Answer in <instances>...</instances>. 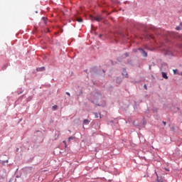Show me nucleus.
Returning a JSON list of instances; mask_svg holds the SVG:
<instances>
[{"mask_svg": "<svg viewBox=\"0 0 182 182\" xmlns=\"http://www.w3.org/2000/svg\"><path fill=\"white\" fill-rule=\"evenodd\" d=\"M155 174L156 176V180L155 181V182H164V178H163V177H161V176H159V174H157V172L155 171Z\"/></svg>", "mask_w": 182, "mask_h": 182, "instance_id": "f257e3e1", "label": "nucleus"}, {"mask_svg": "<svg viewBox=\"0 0 182 182\" xmlns=\"http://www.w3.org/2000/svg\"><path fill=\"white\" fill-rule=\"evenodd\" d=\"M90 19L91 21H97V22H100V21H102V17H93V16H90Z\"/></svg>", "mask_w": 182, "mask_h": 182, "instance_id": "f03ea898", "label": "nucleus"}, {"mask_svg": "<svg viewBox=\"0 0 182 182\" xmlns=\"http://www.w3.org/2000/svg\"><path fill=\"white\" fill-rule=\"evenodd\" d=\"M163 141H164V143L165 144H168V143H171V138H170V137L164 138V139H163Z\"/></svg>", "mask_w": 182, "mask_h": 182, "instance_id": "7ed1b4c3", "label": "nucleus"}, {"mask_svg": "<svg viewBox=\"0 0 182 182\" xmlns=\"http://www.w3.org/2000/svg\"><path fill=\"white\" fill-rule=\"evenodd\" d=\"M139 50H141V53H142L143 56H144L145 58L147 57V53H146V51H144L141 48H139Z\"/></svg>", "mask_w": 182, "mask_h": 182, "instance_id": "20e7f679", "label": "nucleus"}, {"mask_svg": "<svg viewBox=\"0 0 182 182\" xmlns=\"http://www.w3.org/2000/svg\"><path fill=\"white\" fill-rule=\"evenodd\" d=\"M37 72H42L45 70V67L38 68L36 69Z\"/></svg>", "mask_w": 182, "mask_h": 182, "instance_id": "39448f33", "label": "nucleus"}, {"mask_svg": "<svg viewBox=\"0 0 182 182\" xmlns=\"http://www.w3.org/2000/svg\"><path fill=\"white\" fill-rule=\"evenodd\" d=\"M162 77L164 79H168V77L167 76V73H162Z\"/></svg>", "mask_w": 182, "mask_h": 182, "instance_id": "423d86ee", "label": "nucleus"}, {"mask_svg": "<svg viewBox=\"0 0 182 182\" xmlns=\"http://www.w3.org/2000/svg\"><path fill=\"white\" fill-rule=\"evenodd\" d=\"M90 123V121L89 119H85L83 122V124H89Z\"/></svg>", "mask_w": 182, "mask_h": 182, "instance_id": "0eeeda50", "label": "nucleus"}, {"mask_svg": "<svg viewBox=\"0 0 182 182\" xmlns=\"http://www.w3.org/2000/svg\"><path fill=\"white\" fill-rule=\"evenodd\" d=\"M180 29H182V23H180V26L176 27V31H180Z\"/></svg>", "mask_w": 182, "mask_h": 182, "instance_id": "6e6552de", "label": "nucleus"}, {"mask_svg": "<svg viewBox=\"0 0 182 182\" xmlns=\"http://www.w3.org/2000/svg\"><path fill=\"white\" fill-rule=\"evenodd\" d=\"M76 21H77V22H83V19H82L80 18H77Z\"/></svg>", "mask_w": 182, "mask_h": 182, "instance_id": "1a4fd4ad", "label": "nucleus"}, {"mask_svg": "<svg viewBox=\"0 0 182 182\" xmlns=\"http://www.w3.org/2000/svg\"><path fill=\"white\" fill-rule=\"evenodd\" d=\"M94 114H95L96 119L99 118V114H97V112H95Z\"/></svg>", "mask_w": 182, "mask_h": 182, "instance_id": "9d476101", "label": "nucleus"}, {"mask_svg": "<svg viewBox=\"0 0 182 182\" xmlns=\"http://www.w3.org/2000/svg\"><path fill=\"white\" fill-rule=\"evenodd\" d=\"M53 109L54 110H56V109H58V105H54V106H53Z\"/></svg>", "mask_w": 182, "mask_h": 182, "instance_id": "9b49d317", "label": "nucleus"}, {"mask_svg": "<svg viewBox=\"0 0 182 182\" xmlns=\"http://www.w3.org/2000/svg\"><path fill=\"white\" fill-rule=\"evenodd\" d=\"M43 21H44V23H46V18L43 17Z\"/></svg>", "mask_w": 182, "mask_h": 182, "instance_id": "f8f14e48", "label": "nucleus"}, {"mask_svg": "<svg viewBox=\"0 0 182 182\" xmlns=\"http://www.w3.org/2000/svg\"><path fill=\"white\" fill-rule=\"evenodd\" d=\"M149 38H151V39H154V36L150 35V36H149Z\"/></svg>", "mask_w": 182, "mask_h": 182, "instance_id": "ddd939ff", "label": "nucleus"}, {"mask_svg": "<svg viewBox=\"0 0 182 182\" xmlns=\"http://www.w3.org/2000/svg\"><path fill=\"white\" fill-rule=\"evenodd\" d=\"M144 89H146V90H147V85H144Z\"/></svg>", "mask_w": 182, "mask_h": 182, "instance_id": "4468645a", "label": "nucleus"}, {"mask_svg": "<svg viewBox=\"0 0 182 182\" xmlns=\"http://www.w3.org/2000/svg\"><path fill=\"white\" fill-rule=\"evenodd\" d=\"M70 140H73V138L70 137V138L68 139V141H70Z\"/></svg>", "mask_w": 182, "mask_h": 182, "instance_id": "2eb2a0df", "label": "nucleus"}, {"mask_svg": "<svg viewBox=\"0 0 182 182\" xmlns=\"http://www.w3.org/2000/svg\"><path fill=\"white\" fill-rule=\"evenodd\" d=\"M63 143H64V144H65V147H67V146H68V145H66V141H63Z\"/></svg>", "mask_w": 182, "mask_h": 182, "instance_id": "dca6fc26", "label": "nucleus"}, {"mask_svg": "<svg viewBox=\"0 0 182 182\" xmlns=\"http://www.w3.org/2000/svg\"><path fill=\"white\" fill-rule=\"evenodd\" d=\"M66 95H68V96H69L70 97V93L66 92Z\"/></svg>", "mask_w": 182, "mask_h": 182, "instance_id": "f3484780", "label": "nucleus"}, {"mask_svg": "<svg viewBox=\"0 0 182 182\" xmlns=\"http://www.w3.org/2000/svg\"><path fill=\"white\" fill-rule=\"evenodd\" d=\"M176 72H177V70H173L174 75H176Z\"/></svg>", "mask_w": 182, "mask_h": 182, "instance_id": "a211bd4d", "label": "nucleus"}, {"mask_svg": "<svg viewBox=\"0 0 182 182\" xmlns=\"http://www.w3.org/2000/svg\"><path fill=\"white\" fill-rule=\"evenodd\" d=\"M16 151H19V148H17V149H16Z\"/></svg>", "mask_w": 182, "mask_h": 182, "instance_id": "6ab92c4d", "label": "nucleus"}, {"mask_svg": "<svg viewBox=\"0 0 182 182\" xmlns=\"http://www.w3.org/2000/svg\"><path fill=\"white\" fill-rule=\"evenodd\" d=\"M163 123H164V126H166V122H163Z\"/></svg>", "mask_w": 182, "mask_h": 182, "instance_id": "aec40b11", "label": "nucleus"}, {"mask_svg": "<svg viewBox=\"0 0 182 182\" xmlns=\"http://www.w3.org/2000/svg\"><path fill=\"white\" fill-rule=\"evenodd\" d=\"M166 171H170V170H168V169H167V168H166Z\"/></svg>", "mask_w": 182, "mask_h": 182, "instance_id": "412c9836", "label": "nucleus"}, {"mask_svg": "<svg viewBox=\"0 0 182 182\" xmlns=\"http://www.w3.org/2000/svg\"><path fill=\"white\" fill-rule=\"evenodd\" d=\"M12 181L11 180H9V182H11Z\"/></svg>", "mask_w": 182, "mask_h": 182, "instance_id": "4be33fe9", "label": "nucleus"}, {"mask_svg": "<svg viewBox=\"0 0 182 182\" xmlns=\"http://www.w3.org/2000/svg\"><path fill=\"white\" fill-rule=\"evenodd\" d=\"M126 77H127V76H126Z\"/></svg>", "mask_w": 182, "mask_h": 182, "instance_id": "5701e85b", "label": "nucleus"}]
</instances>
